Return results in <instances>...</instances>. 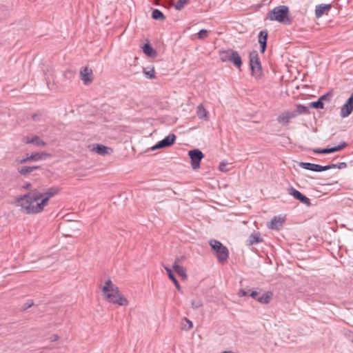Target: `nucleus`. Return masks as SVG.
Masks as SVG:
<instances>
[{"label":"nucleus","instance_id":"1","mask_svg":"<svg viewBox=\"0 0 353 353\" xmlns=\"http://www.w3.org/2000/svg\"><path fill=\"white\" fill-rule=\"evenodd\" d=\"M59 191L57 187H51L45 192H41L37 189L31 190L27 194L17 196L14 203L20 206L21 211L26 214H37L43 210L50 199Z\"/></svg>","mask_w":353,"mask_h":353},{"label":"nucleus","instance_id":"2","mask_svg":"<svg viewBox=\"0 0 353 353\" xmlns=\"http://www.w3.org/2000/svg\"><path fill=\"white\" fill-rule=\"evenodd\" d=\"M267 19L287 25H290L292 23V19L289 17V8L285 6L275 7L268 14Z\"/></svg>","mask_w":353,"mask_h":353},{"label":"nucleus","instance_id":"3","mask_svg":"<svg viewBox=\"0 0 353 353\" xmlns=\"http://www.w3.org/2000/svg\"><path fill=\"white\" fill-rule=\"evenodd\" d=\"M308 112L309 107L301 104H297L296 105V108L294 110L284 111L281 113L277 118V121L279 124L285 126L290 123L292 119H294L300 114H307Z\"/></svg>","mask_w":353,"mask_h":353},{"label":"nucleus","instance_id":"4","mask_svg":"<svg viewBox=\"0 0 353 353\" xmlns=\"http://www.w3.org/2000/svg\"><path fill=\"white\" fill-rule=\"evenodd\" d=\"M209 243L212 249L214 251L218 261L222 264L225 263L229 257L228 248L217 240H210Z\"/></svg>","mask_w":353,"mask_h":353},{"label":"nucleus","instance_id":"5","mask_svg":"<svg viewBox=\"0 0 353 353\" xmlns=\"http://www.w3.org/2000/svg\"><path fill=\"white\" fill-rule=\"evenodd\" d=\"M219 57L223 62L232 63L238 68H240L242 65L241 57L237 51L232 49L221 51Z\"/></svg>","mask_w":353,"mask_h":353},{"label":"nucleus","instance_id":"6","mask_svg":"<svg viewBox=\"0 0 353 353\" xmlns=\"http://www.w3.org/2000/svg\"><path fill=\"white\" fill-rule=\"evenodd\" d=\"M104 296L110 303L114 304H117L121 306H126L128 304V301L119 292L118 288H115L113 292H109Z\"/></svg>","mask_w":353,"mask_h":353},{"label":"nucleus","instance_id":"7","mask_svg":"<svg viewBox=\"0 0 353 353\" xmlns=\"http://www.w3.org/2000/svg\"><path fill=\"white\" fill-rule=\"evenodd\" d=\"M250 65L253 74L259 76L261 74V65L257 51L253 50L250 53Z\"/></svg>","mask_w":353,"mask_h":353},{"label":"nucleus","instance_id":"8","mask_svg":"<svg viewBox=\"0 0 353 353\" xmlns=\"http://www.w3.org/2000/svg\"><path fill=\"white\" fill-rule=\"evenodd\" d=\"M188 155L191 159V166L196 170L200 168V163L204 157L203 152L199 149H194L188 152Z\"/></svg>","mask_w":353,"mask_h":353},{"label":"nucleus","instance_id":"9","mask_svg":"<svg viewBox=\"0 0 353 353\" xmlns=\"http://www.w3.org/2000/svg\"><path fill=\"white\" fill-rule=\"evenodd\" d=\"M176 137L174 134H170L163 139L159 141L152 147H151L152 150H156L159 149L165 148L171 146L175 142Z\"/></svg>","mask_w":353,"mask_h":353},{"label":"nucleus","instance_id":"10","mask_svg":"<svg viewBox=\"0 0 353 353\" xmlns=\"http://www.w3.org/2000/svg\"><path fill=\"white\" fill-rule=\"evenodd\" d=\"M288 192L290 195H292L294 199L299 200L302 203L305 204L307 206L311 205L310 199L293 187L288 188Z\"/></svg>","mask_w":353,"mask_h":353},{"label":"nucleus","instance_id":"11","mask_svg":"<svg viewBox=\"0 0 353 353\" xmlns=\"http://www.w3.org/2000/svg\"><path fill=\"white\" fill-rule=\"evenodd\" d=\"M299 165L303 169L311 170L313 172H323L330 169V167L328 166V165L323 166L321 165L307 162H301L299 163Z\"/></svg>","mask_w":353,"mask_h":353},{"label":"nucleus","instance_id":"12","mask_svg":"<svg viewBox=\"0 0 353 353\" xmlns=\"http://www.w3.org/2000/svg\"><path fill=\"white\" fill-rule=\"evenodd\" d=\"M353 110V92L347 99L345 104L341 107L340 115L341 117L345 118L348 117Z\"/></svg>","mask_w":353,"mask_h":353},{"label":"nucleus","instance_id":"13","mask_svg":"<svg viewBox=\"0 0 353 353\" xmlns=\"http://www.w3.org/2000/svg\"><path fill=\"white\" fill-rule=\"evenodd\" d=\"M347 143L345 141L341 143L339 145L332 147V148H316L313 150V152L314 153L317 154H330L333 153L335 152L340 151L347 147Z\"/></svg>","mask_w":353,"mask_h":353},{"label":"nucleus","instance_id":"14","mask_svg":"<svg viewBox=\"0 0 353 353\" xmlns=\"http://www.w3.org/2000/svg\"><path fill=\"white\" fill-rule=\"evenodd\" d=\"M80 77L85 85L92 82V70L88 67H83L80 70Z\"/></svg>","mask_w":353,"mask_h":353},{"label":"nucleus","instance_id":"15","mask_svg":"<svg viewBox=\"0 0 353 353\" xmlns=\"http://www.w3.org/2000/svg\"><path fill=\"white\" fill-rule=\"evenodd\" d=\"M285 222V217H282L281 216H275L271 220L270 223H268V227L272 230H280Z\"/></svg>","mask_w":353,"mask_h":353},{"label":"nucleus","instance_id":"16","mask_svg":"<svg viewBox=\"0 0 353 353\" xmlns=\"http://www.w3.org/2000/svg\"><path fill=\"white\" fill-rule=\"evenodd\" d=\"M92 150L102 156L110 154L112 152L111 148L101 144L94 145Z\"/></svg>","mask_w":353,"mask_h":353},{"label":"nucleus","instance_id":"17","mask_svg":"<svg viewBox=\"0 0 353 353\" xmlns=\"http://www.w3.org/2000/svg\"><path fill=\"white\" fill-rule=\"evenodd\" d=\"M268 34L266 30H261L259 32L258 35V40L260 44L261 52L263 53L265 51L267 47V40Z\"/></svg>","mask_w":353,"mask_h":353},{"label":"nucleus","instance_id":"18","mask_svg":"<svg viewBox=\"0 0 353 353\" xmlns=\"http://www.w3.org/2000/svg\"><path fill=\"white\" fill-rule=\"evenodd\" d=\"M263 241V239L261 237V234L259 232H254L252 233L248 241L247 244L248 245H252L254 244H257Z\"/></svg>","mask_w":353,"mask_h":353},{"label":"nucleus","instance_id":"19","mask_svg":"<svg viewBox=\"0 0 353 353\" xmlns=\"http://www.w3.org/2000/svg\"><path fill=\"white\" fill-rule=\"evenodd\" d=\"M331 8L330 4H319L315 8V15L317 18L321 17L326 11Z\"/></svg>","mask_w":353,"mask_h":353},{"label":"nucleus","instance_id":"20","mask_svg":"<svg viewBox=\"0 0 353 353\" xmlns=\"http://www.w3.org/2000/svg\"><path fill=\"white\" fill-rule=\"evenodd\" d=\"M143 52L148 57L154 58L157 57V51L148 43L144 44L143 46Z\"/></svg>","mask_w":353,"mask_h":353},{"label":"nucleus","instance_id":"21","mask_svg":"<svg viewBox=\"0 0 353 353\" xmlns=\"http://www.w3.org/2000/svg\"><path fill=\"white\" fill-rule=\"evenodd\" d=\"M196 114L200 119L208 120V112L203 104H199L196 108Z\"/></svg>","mask_w":353,"mask_h":353},{"label":"nucleus","instance_id":"22","mask_svg":"<svg viewBox=\"0 0 353 353\" xmlns=\"http://www.w3.org/2000/svg\"><path fill=\"white\" fill-rule=\"evenodd\" d=\"M40 166H23L18 168V172L23 176H26L29 173L33 172L35 170L39 169Z\"/></svg>","mask_w":353,"mask_h":353},{"label":"nucleus","instance_id":"23","mask_svg":"<svg viewBox=\"0 0 353 353\" xmlns=\"http://www.w3.org/2000/svg\"><path fill=\"white\" fill-rule=\"evenodd\" d=\"M273 294L271 292H267L261 295L259 294L258 301L261 303L268 304L272 298Z\"/></svg>","mask_w":353,"mask_h":353},{"label":"nucleus","instance_id":"24","mask_svg":"<svg viewBox=\"0 0 353 353\" xmlns=\"http://www.w3.org/2000/svg\"><path fill=\"white\" fill-rule=\"evenodd\" d=\"M115 288H117L114 285L112 284V281L109 279L105 283V285L103 287L102 291L103 295L108 294L109 292H113Z\"/></svg>","mask_w":353,"mask_h":353},{"label":"nucleus","instance_id":"25","mask_svg":"<svg viewBox=\"0 0 353 353\" xmlns=\"http://www.w3.org/2000/svg\"><path fill=\"white\" fill-rule=\"evenodd\" d=\"M164 269L166 270L169 279L173 282L175 287H176V277L174 275V271L168 265H163Z\"/></svg>","mask_w":353,"mask_h":353},{"label":"nucleus","instance_id":"26","mask_svg":"<svg viewBox=\"0 0 353 353\" xmlns=\"http://www.w3.org/2000/svg\"><path fill=\"white\" fill-rule=\"evenodd\" d=\"M193 327L192 322L187 319L186 317H184L182 319L181 321V328L184 330H190Z\"/></svg>","mask_w":353,"mask_h":353},{"label":"nucleus","instance_id":"27","mask_svg":"<svg viewBox=\"0 0 353 353\" xmlns=\"http://www.w3.org/2000/svg\"><path fill=\"white\" fill-rule=\"evenodd\" d=\"M48 154L44 152H36L32 154L30 156H28L29 161H38L44 159L48 157Z\"/></svg>","mask_w":353,"mask_h":353},{"label":"nucleus","instance_id":"28","mask_svg":"<svg viewBox=\"0 0 353 353\" xmlns=\"http://www.w3.org/2000/svg\"><path fill=\"white\" fill-rule=\"evenodd\" d=\"M143 73L148 79H154L156 77L154 67L143 68Z\"/></svg>","mask_w":353,"mask_h":353},{"label":"nucleus","instance_id":"29","mask_svg":"<svg viewBox=\"0 0 353 353\" xmlns=\"http://www.w3.org/2000/svg\"><path fill=\"white\" fill-rule=\"evenodd\" d=\"M28 143H32L38 146H45L46 143L42 141L38 136L33 137L31 139L27 141Z\"/></svg>","mask_w":353,"mask_h":353},{"label":"nucleus","instance_id":"30","mask_svg":"<svg viewBox=\"0 0 353 353\" xmlns=\"http://www.w3.org/2000/svg\"><path fill=\"white\" fill-rule=\"evenodd\" d=\"M152 17L155 20H163L164 19V15L159 10L154 9L152 11Z\"/></svg>","mask_w":353,"mask_h":353},{"label":"nucleus","instance_id":"31","mask_svg":"<svg viewBox=\"0 0 353 353\" xmlns=\"http://www.w3.org/2000/svg\"><path fill=\"white\" fill-rule=\"evenodd\" d=\"M178 276L181 277L183 281H185L188 279V275L186 274V269L181 265H178Z\"/></svg>","mask_w":353,"mask_h":353},{"label":"nucleus","instance_id":"32","mask_svg":"<svg viewBox=\"0 0 353 353\" xmlns=\"http://www.w3.org/2000/svg\"><path fill=\"white\" fill-rule=\"evenodd\" d=\"M310 107L315 109H323L324 108V103L319 99L317 101L310 103Z\"/></svg>","mask_w":353,"mask_h":353},{"label":"nucleus","instance_id":"33","mask_svg":"<svg viewBox=\"0 0 353 353\" xmlns=\"http://www.w3.org/2000/svg\"><path fill=\"white\" fill-rule=\"evenodd\" d=\"M196 35L198 39L203 40L208 37L209 32L205 29H202L196 34Z\"/></svg>","mask_w":353,"mask_h":353},{"label":"nucleus","instance_id":"34","mask_svg":"<svg viewBox=\"0 0 353 353\" xmlns=\"http://www.w3.org/2000/svg\"><path fill=\"white\" fill-rule=\"evenodd\" d=\"M328 166L330 167V169L332 168H338V169H343L347 167V163L345 162H341L337 164H330Z\"/></svg>","mask_w":353,"mask_h":353},{"label":"nucleus","instance_id":"35","mask_svg":"<svg viewBox=\"0 0 353 353\" xmlns=\"http://www.w3.org/2000/svg\"><path fill=\"white\" fill-rule=\"evenodd\" d=\"M332 95V92H329L322 95L319 99H321V101L322 102H323L324 101H330Z\"/></svg>","mask_w":353,"mask_h":353},{"label":"nucleus","instance_id":"36","mask_svg":"<svg viewBox=\"0 0 353 353\" xmlns=\"http://www.w3.org/2000/svg\"><path fill=\"white\" fill-rule=\"evenodd\" d=\"M252 292L251 290H245L244 289H240L238 295L239 296H250V292Z\"/></svg>","mask_w":353,"mask_h":353},{"label":"nucleus","instance_id":"37","mask_svg":"<svg viewBox=\"0 0 353 353\" xmlns=\"http://www.w3.org/2000/svg\"><path fill=\"white\" fill-rule=\"evenodd\" d=\"M227 166H228V163L223 161V162L220 163V164L219 165V169L221 172H228L229 170V169L227 168Z\"/></svg>","mask_w":353,"mask_h":353},{"label":"nucleus","instance_id":"38","mask_svg":"<svg viewBox=\"0 0 353 353\" xmlns=\"http://www.w3.org/2000/svg\"><path fill=\"white\" fill-rule=\"evenodd\" d=\"M203 305L201 301L194 300L192 301V306L194 309H197Z\"/></svg>","mask_w":353,"mask_h":353},{"label":"nucleus","instance_id":"39","mask_svg":"<svg viewBox=\"0 0 353 353\" xmlns=\"http://www.w3.org/2000/svg\"><path fill=\"white\" fill-rule=\"evenodd\" d=\"M190 2V0H178V10H181Z\"/></svg>","mask_w":353,"mask_h":353},{"label":"nucleus","instance_id":"40","mask_svg":"<svg viewBox=\"0 0 353 353\" xmlns=\"http://www.w3.org/2000/svg\"><path fill=\"white\" fill-rule=\"evenodd\" d=\"M32 305H33V301H28L27 303H26L25 304L23 305L22 309L23 310H26L30 308Z\"/></svg>","mask_w":353,"mask_h":353},{"label":"nucleus","instance_id":"41","mask_svg":"<svg viewBox=\"0 0 353 353\" xmlns=\"http://www.w3.org/2000/svg\"><path fill=\"white\" fill-rule=\"evenodd\" d=\"M259 293L256 291H252L250 294V296L253 298L254 299L258 301V299L259 297Z\"/></svg>","mask_w":353,"mask_h":353},{"label":"nucleus","instance_id":"42","mask_svg":"<svg viewBox=\"0 0 353 353\" xmlns=\"http://www.w3.org/2000/svg\"><path fill=\"white\" fill-rule=\"evenodd\" d=\"M28 161H29L28 157H27L26 158H23L20 160H17V161L21 164L25 163L28 162Z\"/></svg>","mask_w":353,"mask_h":353},{"label":"nucleus","instance_id":"43","mask_svg":"<svg viewBox=\"0 0 353 353\" xmlns=\"http://www.w3.org/2000/svg\"><path fill=\"white\" fill-rule=\"evenodd\" d=\"M176 259H175L170 268H172L174 272H176Z\"/></svg>","mask_w":353,"mask_h":353},{"label":"nucleus","instance_id":"44","mask_svg":"<svg viewBox=\"0 0 353 353\" xmlns=\"http://www.w3.org/2000/svg\"><path fill=\"white\" fill-rule=\"evenodd\" d=\"M32 185L30 183H26L23 185V188L24 189H26V190H28L31 188Z\"/></svg>","mask_w":353,"mask_h":353},{"label":"nucleus","instance_id":"45","mask_svg":"<svg viewBox=\"0 0 353 353\" xmlns=\"http://www.w3.org/2000/svg\"><path fill=\"white\" fill-rule=\"evenodd\" d=\"M58 339H59V336L58 335H54L53 338L52 339V341H57Z\"/></svg>","mask_w":353,"mask_h":353},{"label":"nucleus","instance_id":"46","mask_svg":"<svg viewBox=\"0 0 353 353\" xmlns=\"http://www.w3.org/2000/svg\"><path fill=\"white\" fill-rule=\"evenodd\" d=\"M171 6L174 8L175 10H176V4L174 2L172 1Z\"/></svg>","mask_w":353,"mask_h":353},{"label":"nucleus","instance_id":"47","mask_svg":"<svg viewBox=\"0 0 353 353\" xmlns=\"http://www.w3.org/2000/svg\"><path fill=\"white\" fill-rule=\"evenodd\" d=\"M178 292H180L183 293V292H182V290L181 289V286H180V285L179 283H178Z\"/></svg>","mask_w":353,"mask_h":353}]
</instances>
